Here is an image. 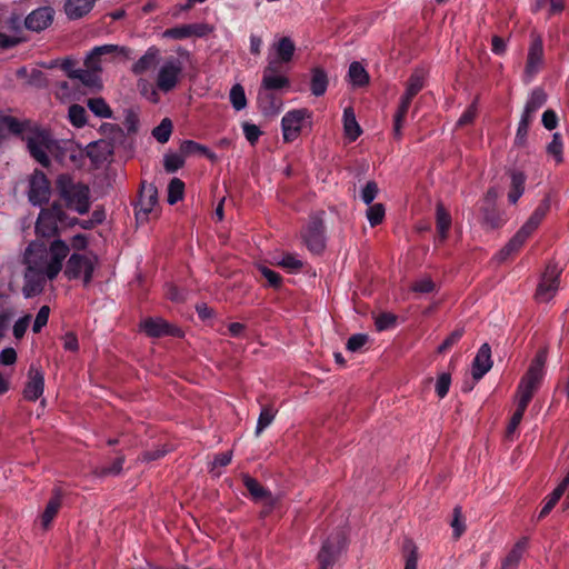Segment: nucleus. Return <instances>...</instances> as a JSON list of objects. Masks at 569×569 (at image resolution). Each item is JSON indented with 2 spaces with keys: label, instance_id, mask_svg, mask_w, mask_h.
Masks as SVG:
<instances>
[{
  "label": "nucleus",
  "instance_id": "obj_54",
  "mask_svg": "<svg viewBox=\"0 0 569 569\" xmlns=\"http://www.w3.org/2000/svg\"><path fill=\"white\" fill-rule=\"evenodd\" d=\"M397 317L389 312L380 313L376 317V328L378 331H383L392 328L396 325Z\"/></svg>",
  "mask_w": 569,
  "mask_h": 569
},
{
  "label": "nucleus",
  "instance_id": "obj_28",
  "mask_svg": "<svg viewBox=\"0 0 569 569\" xmlns=\"http://www.w3.org/2000/svg\"><path fill=\"white\" fill-rule=\"evenodd\" d=\"M569 486V470L566 477L561 480V482L555 488V490L550 493V496L547 498V501L545 502L543 507L541 508L539 512V519L545 518L552 508L557 505V502L560 500L565 491L567 490Z\"/></svg>",
  "mask_w": 569,
  "mask_h": 569
},
{
  "label": "nucleus",
  "instance_id": "obj_32",
  "mask_svg": "<svg viewBox=\"0 0 569 569\" xmlns=\"http://www.w3.org/2000/svg\"><path fill=\"white\" fill-rule=\"evenodd\" d=\"M22 131L23 123L21 121L11 116L0 114V146L10 133L19 134Z\"/></svg>",
  "mask_w": 569,
  "mask_h": 569
},
{
  "label": "nucleus",
  "instance_id": "obj_20",
  "mask_svg": "<svg viewBox=\"0 0 569 569\" xmlns=\"http://www.w3.org/2000/svg\"><path fill=\"white\" fill-rule=\"evenodd\" d=\"M142 330L150 337L180 336V329L171 326L162 318H148L141 322Z\"/></svg>",
  "mask_w": 569,
  "mask_h": 569
},
{
  "label": "nucleus",
  "instance_id": "obj_37",
  "mask_svg": "<svg viewBox=\"0 0 569 569\" xmlns=\"http://www.w3.org/2000/svg\"><path fill=\"white\" fill-rule=\"evenodd\" d=\"M61 507V496L56 493L47 503L44 511L40 517V522L43 529H48L56 518Z\"/></svg>",
  "mask_w": 569,
  "mask_h": 569
},
{
  "label": "nucleus",
  "instance_id": "obj_63",
  "mask_svg": "<svg viewBox=\"0 0 569 569\" xmlns=\"http://www.w3.org/2000/svg\"><path fill=\"white\" fill-rule=\"evenodd\" d=\"M278 264L281 266L282 268L290 270V271H297V270L301 269L302 261L293 254H286L281 258V260L278 262Z\"/></svg>",
  "mask_w": 569,
  "mask_h": 569
},
{
  "label": "nucleus",
  "instance_id": "obj_59",
  "mask_svg": "<svg viewBox=\"0 0 569 569\" xmlns=\"http://www.w3.org/2000/svg\"><path fill=\"white\" fill-rule=\"evenodd\" d=\"M242 130L246 139L251 143L254 144L260 136L262 134L261 130L258 126L249 122H244L242 124Z\"/></svg>",
  "mask_w": 569,
  "mask_h": 569
},
{
  "label": "nucleus",
  "instance_id": "obj_15",
  "mask_svg": "<svg viewBox=\"0 0 569 569\" xmlns=\"http://www.w3.org/2000/svg\"><path fill=\"white\" fill-rule=\"evenodd\" d=\"M303 240L310 251L319 253L325 248L323 223L319 217L312 218L302 233Z\"/></svg>",
  "mask_w": 569,
  "mask_h": 569
},
{
  "label": "nucleus",
  "instance_id": "obj_13",
  "mask_svg": "<svg viewBox=\"0 0 569 569\" xmlns=\"http://www.w3.org/2000/svg\"><path fill=\"white\" fill-rule=\"evenodd\" d=\"M347 539L343 533L331 536L321 547L318 555L320 569H330L339 553L346 548Z\"/></svg>",
  "mask_w": 569,
  "mask_h": 569
},
{
  "label": "nucleus",
  "instance_id": "obj_12",
  "mask_svg": "<svg viewBox=\"0 0 569 569\" xmlns=\"http://www.w3.org/2000/svg\"><path fill=\"white\" fill-rule=\"evenodd\" d=\"M559 276L560 270L556 264L549 263L546 267L536 291V299L539 302H548L556 296L559 289Z\"/></svg>",
  "mask_w": 569,
  "mask_h": 569
},
{
  "label": "nucleus",
  "instance_id": "obj_7",
  "mask_svg": "<svg viewBox=\"0 0 569 569\" xmlns=\"http://www.w3.org/2000/svg\"><path fill=\"white\" fill-rule=\"evenodd\" d=\"M183 61L179 57H167L158 68L157 88L167 93L172 91L182 77Z\"/></svg>",
  "mask_w": 569,
  "mask_h": 569
},
{
  "label": "nucleus",
  "instance_id": "obj_4",
  "mask_svg": "<svg viewBox=\"0 0 569 569\" xmlns=\"http://www.w3.org/2000/svg\"><path fill=\"white\" fill-rule=\"evenodd\" d=\"M546 360L547 356L545 351H539L536 355L526 375L521 378L518 385L515 396L516 402H520L527 406L529 405L543 379Z\"/></svg>",
  "mask_w": 569,
  "mask_h": 569
},
{
  "label": "nucleus",
  "instance_id": "obj_10",
  "mask_svg": "<svg viewBox=\"0 0 569 569\" xmlns=\"http://www.w3.org/2000/svg\"><path fill=\"white\" fill-rule=\"evenodd\" d=\"M27 144L30 154L43 167L50 164L48 151L51 150L53 140L46 130H37L28 136Z\"/></svg>",
  "mask_w": 569,
  "mask_h": 569
},
{
  "label": "nucleus",
  "instance_id": "obj_43",
  "mask_svg": "<svg viewBox=\"0 0 569 569\" xmlns=\"http://www.w3.org/2000/svg\"><path fill=\"white\" fill-rule=\"evenodd\" d=\"M172 132V122L169 118H164L161 122L152 130L153 138L160 142L166 143L169 141Z\"/></svg>",
  "mask_w": 569,
  "mask_h": 569
},
{
  "label": "nucleus",
  "instance_id": "obj_39",
  "mask_svg": "<svg viewBox=\"0 0 569 569\" xmlns=\"http://www.w3.org/2000/svg\"><path fill=\"white\" fill-rule=\"evenodd\" d=\"M348 77L356 87H362L369 82V74L360 62H352L349 67Z\"/></svg>",
  "mask_w": 569,
  "mask_h": 569
},
{
  "label": "nucleus",
  "instance_id": "obj_58",
  "mask_svg": "<svg viewBox=\"0 0 569 569\" xmlns=\"http://www.w3.org/2000/svg\"><path fill=\"white\" fill-rule=\"evenodd\" d=\"M451 527L453 529L455 538H460L466 529L465 522L461 517V508L460 507H456L453 509V519L451 522Z\"/></svg>",
  "mask_w": 569,
  "mask_h": 569
},
{
  "label": "nucleus",
  "instance_id": "obj_51",
  "mask_svg": "<svg viewBox=\"0 0 569 569\" xmlns=\"http://www.w3.org/2000/svg\"><path fill=\"white\" fill-rule=\"evenodd\" d=\"M403 549L406 552L405 569H417L419 559L417 546L411 540H408Z\"/></svg>",
  "mask_w": 569,
  "mask_h": 569
},
{
  "label": "nucleus",
  "instance_id": "obj_57",
  "mask_svg": "<svg viewBox=\"0 0 569 569\" xmlns=\"http://www.w3.org/2000/svg\"><path fill=\"white\" fill-rule=\"evenodd\" d=\"M412 290L419 293H430L435 290V283L429 277H422L415 281Z\"/></svg>",
  "mask_w": 569,
  "mask_h": 569
},
{
  "label": "nucleus",
  "instance_id": "obj_50",
  "mask_svg": "<svg viewBox=\"0 0 569 569\" xmlns=\"http://www.w3.org/2000/svg\"><path fill=\"white\" fill-rule=\"evenodd\" d=\"M243 482L247 490L254 499L260 500L270 496V492L266 490L256 479L247 476L244 477Z\"/></svg>",
  "mask_w": 569,
  "mask_h": 569
},
{
  "label": "nucleus",
  "instance_id": "obj_48",
  "mask_svg": "<svg viewBox=\"0 0 569 569\" xmlns=\"http://www.w3.org/2000/svg\"><path fill=\"white\" fill-rule=\"evenodd\" d=\"M68 118L74 127L82 128L87 123L86 109L80 104H72L69 108Z\"/></svg>",
  "mask_w": 569,
  "mask_h": 569
},
{
  "label": "nucleus",
  "instance_id": "obj_40",
  "mask_svg": "<svg viewBox=\"0 0 569 569\" xmlns=\"http://www.w3.org/2000/svg\"><path fill=\"white\" fill-rule=\"evenodd\" d=\"M229 100L236 111H241L247 107L244 88L240 83H236L231 87Z\"/></svg>",
  "mask_w": 569,
  "mask_h": 569
},
{
  "label": "nucleus",
  "instance_id": "obj_19",
  "mask_svg": "<svg viewBox=\"0 0 569 569\" xmlns=\"http://www.w3.org/2000/svg\"><path fill=\"white\" fill-rule=\"evenodd\" d=\"M28 376H29V380L24 387L23 396L29 401H36L43 393L44 375L39 368L31 365Z\"/></svg>",
  "mask_w": 569,
  "mask_h": 569
},
{
  "label": "nucleus",
  "instance_id": "obj_34",
  "mask_svg": "<svg viewBox=\"0 0 569 569\" xmlns=\"http://www.w3.org/2000/svg\"><path fill=\"white\" fill-rule=\"evenodd\" d=\"M159 58V49L150 47L140 59L133 63L132 72L137 76L144 73L149 70Z\"/></svg>",
  "mask_w": 569,
  "mask_h": 569
},
{
  "label": "nucleus",
  "instance_id": "obj_14",
  "mask_svg": "<svg viewBox=\"0 0 569 569\" xmlns=\"http://www.w3.org/2000/svg\"><path fill=\"white\" fill-rule=\"evenodd\" d=\"M270 50L268 61L276 60L278 66L283 67L291 62L295 56L296 44L291 38L281 37L272 42Z\"/></svg>",
  "mask_w": 569,
  "mask_h": 569
},
{
  "label": "nucleus",
  "instance_id": "obj_41",
  "mask_svg": "<svg viewBox=\"0 0 569 569\" xmlns=\"http://www.w3.org/2000/svg\"><path fill=\"white\" fill-rule=\"evenodd\" d=\"M180 151L183 156L200 153L207 156L210 159L214 158V153H212L206 146H202L192 140H184L180 146Z\"/></svg>",
  "mask_w": 569,
  "mask_h": 569
},
{
  "label": "nucleus",
  "instance_id": "obj_62",
  "mask_svg": "<svg viewBox=\"0 0 569 569\" xmlns=\"http://www.w3.org/2000/svg\"><path fill=\"white\" fill-rule=\"evenodd\" d=\"M368 341V336L362 333H357L351 336L347 341V349L349 351L356 352L360 350Z\"/></svg>",
  "mask_w": 569,
  "mask_h": 569
},
{
  "label": "nucleus",
  "instance_id": "obj_38",
  "mask_svg": "<svg viewBox=\"0 0 569 569\" xmlns=\"http://www.w3.org/2000/svg\"><path fill=\"white\" fill-rule=\"evenodd\" d=\"M87 107L98 118L111 119L113 117L111 108L101 97L88 99Z\"/></svg>",
  "mask_w": 569,
  "mask_h": 569
},
{
  "label": "nucleus",
  "instance_id": "obj_24",
  "mask_svg": "<svg viewBox=\"0 0 569 569\" xmlns=\"http://www.w3.org/2000/svg\"><path fill=\"white\" fill-rule=\"evenodd\" d=\"M158 202L157 189L152 186L143 188L140 194L136 217L138 220H147Z\"/></svg>",
  "mask_w": 569,
  "mask_h": 569
},
{
  "label": "nucleus",
  "instance_id": "obj_64",
  "mask_svg": "<svg viewBox=\"0 0 569 569\" xmlns=\"http://www.w3.org/2000/svg\"><path fill=\"white\" fill-rule=\"evenodd\" d=\"M463 335L462 329H457L447 337L443 342L438 347V352L442 353L450 349L455 343H457Z\"/></svg>",
  "mask_w": 569,
  "mask_h": 569
},
{
  "label": "nucleus",
  "instance_id": "obj_49",
  "mask_svg": "<svg viewBox=\"0 0 569 569\" xmlns=\"http://www.w3.org/2000/svg\"><path fill=\"white\" fill-rule=\"evenodd\" d=\"M533 119L521 114L515 137V144L518 147H523L526 144L529 127Z\"/></svg>",
  "mask_w": 569,
  "mask_h": 569
},
{
  "label": "nucleus",
  "instance_id": "obj_8",
  "mask_svg": "<svg viewBox=\"0 0 569 569\" xmlns=\"http://www.w3.org/2000/svg\"><path fill=\"white\" fill-rule=\"evenodd\" d=\"M67 213L60 203L53 202L50 207L41 209L36 221V233L42 238L56 237L59 232V223L64 222Z\"/></svg>",
  "mask_w": 569,
  "mask_h": 569
},
{
  "label": "nucleus",
  "instance_id": "obj_21",
  "mask_svg": "<svg viewBox=\"0 0 569 569\" xmlns=\"http://www.w3.org/2000/svg\"><path fill=\"white\" fill-rule=\"evenodd\" d=\"M53 20V10L50 7H42L29 13L24 20L26 28L32 31H42Z\"/></svg>",
  "mask_w": 569,
  "mask_h": 569
},
{
  "label": "nucleus",
  "instance_id": "obj_36",
  "mask_svg": "<svg viewBox=\"0 0 569 569\" xmlns=\"http://www.w3.org/2000/svg\"><path fill=\"white\" fill-rule=\"evenodd\" d=\"M278 413V409L272 405H266L261 407L257 426H256V436L259 437L264 429H267L274 420Z\"/></svg>",
  "mask_w": 569,
  "mask_h": 569
},
{
  "label": "nucleus",
  "instance_id": "obj_11",
  "mask_svg": "<svg viewBox=\"0 0 569 569\" xmlns=\"http://www.w3.org/2000/svg\"><path fill=\"white\" fill-rule=\"evenodd\" d=\"M51 196V186L41 170H34L29 178L28 199L32 206L47 203Z\"/></svg>",
  "mask_w": 569,
  "mask_h": 569
},
{
  "label": "nucleus",
  "instance_id": "obj_46",
  "mask_svg": "<svg viewBox=\"0 0 569 569\" xmlns=\"http://www.w3.org/2000/svg\"><path fill=\"white\" fill-rule=\"evenodd\" d=\"M385 216H386V209L382 203L369 204V207L366 211V217L371 227H376V226L380 224L383 221Z\"/></svg>",
  "mask_w": 569,
  "mask_h": 569
},
{
  "label": "nucleus",
  "instance_id": "obj_56",
  "mask_svg": "<svg viewBox=\"0 0 569 569\" xmlns=\"http://www.w3.org/2000/svg\"><path fill=\"white\" fill-rule=\"evenodd\" d=\"M451 383L450 375L448 373H441L436 382V393L439 398H445L449 391Z\"/></svg>",
  "mask_w": 569,
  "mask_h": 569
},
{
  "label": "nucleus",
  "instance_id": "obj_29",
  "mask_svg": "<svg viewBox=\"0 0 569 569\" xmlns=\"http://www.w3.org/2000/svg\"><path fill=\"white\" fill-rule=\"evenodd\" d=\"M343 132L350 141H356L362 133V130L356 119L355 111L351 107L343 110Z\"/></svg>",
  "mask_w": 569,
  "mask_h": 569
},
{
  "label": "nucleus",
  "instance_id": "obj_1",
  "mask_svg": "<svg viewBox=\"0 0 569 569\" xmlns=\"http://www.w3.org/2000/svg\"><path fill=\"white\" fill-rule=\"evenodd\" d=\"M69 251L68 243L61 239H54L49 247L34 240L27 247L23 262L47 274L48 280H53L60 273Z\"/></svg>",
  "mask_w": 569,
  "mask_h": 569
},
{
  "label": "nucleus",
  "instance_id": "obj_6",
  "mask_svg": "<svg viewBox=\"0 0 569 569\" xmlns=\"http://www.w3.org/2000/svg\"><path fill=\"white\" fill-rule=\"evenodd\" d=\"M98 266V258L94 254L72 253L66 264L64 276L69 280H81L87 287L93 278Z\"/></svg>",
  "mask_w": 569,
  "mask_h": 569
},
{
  "label": "nucleus",
  "instance_id": "obj_5",
  "mask_svg": "<svg viewBox=\"0 0 569 569\" xmlns=\"http://www.w3.org/2000/svg\"><path fill=\"white\" fill-rule=\"evenodd\" d=\"M313 112L307 108L287 111L281 119L282 139L292 142L299 138L303 129L312 128Z\"/></svg>",
  "mask_w": 569,
  "mask_h": 569
},
{
  "label": "nucleus",
  "instance_id": "obj_61",
  "mask_svg": "<svg viewBox=\"0 0 569 569\" xmlns=\"http://www.w3.org/2000/svg\"><path fill=\"white\" fill-rule=\"evenodd\" d=\"M477 116V102H472L460 116L457 121L458 127H463L471 123Z\"/></svg>",
  "mask_w": 569,
  "mask_h": 569
},
{
  "label": "nucleus",
  "instance_id": "obj_3",
  "mask_svg": "<svg viewBox=\"0 0 569 569\" xmlns=\"http://www.w3.org/2000/svg\"><path fill=\"white\" fill-rule=\"evenodd\" d=\"M549 210V201H542L517 231V233L493 257L498 263H503L515 257L523 247L529 237L539 227Z\"/></svg>",
  "mask_w": 569,
  "mask_h": 569
},
{
  "label": "nucleus",
  "instance_id": "obj_47",
  "mask_svg": "<svg viewBox=\"0 0 569 569\" xmlns=\"http://www.w3.org/2000/svg\"><path fill=\"white\" fill-rule=\"evenodd\" d=\"M548 154L552 156L557 163L562 162L563 160V143L561 134L556 132L552 134L551 141L547 146Z\"/></svg>",
  "mask_w": 569,
  "mask_h": 569
},
{
  "label": "nucleus",
  "instance_id": "obj_44",
  "mask_svg": "<svg viewBox=\"0 0 569 569\" xmlns=\"http://www.w3.org/2000/svg\"><path fill=\"white\" fill-rule=\"evenodd\" d=\"M425 87V79L423 74L419 71L413 72L408 81L405 94L415 98Z\"/></svg>",
  "mask_w": 569,
  "mask_h": 569
},
{
  "label": "nucleus",
  "instance_id": "obj_23",
  "mask_svg": "<svg viewBox=\"0 0 569 569\" xmlns=\"http://www.w3.org/2000/svg\"><path fill=\"white\" fill-rule=\"evenodd\" d=\"M543 62V46L540 39L532 40L527 58L525 73L528 81L540 70Z\"/></svg>",
  "mask_w": 569,
  "mask_h": 569
},
{
  "label": "nucleus",
  "instance_id": "obj_26",
  "mask_svg": "<svg viewBox=\"0 0 569 569\" xmlns=\"http://www.w3.org/2000/svg\"><path fill=\"white\" fill-rule=\"evenodd\" d=\"M547 102V93L541 88H535L525 104L522 114L535 119L536 112Z\"/></svg>",
  "mask_w": 569,
  "mask_h": 569
},
{
  "label": "nucleus",
  "instance_id": "obj_33",
  "mask_svg": "<svg viewBox=\"0 0 569 569\" xmlns=\"http://www.w3.org/2000/svg\"><path fill=\"white\" fill-rule=\"evenodd\" d=\"M436 224L438 241L443 242L451 227V216L441 203H439L436 209Z\"/></svg>",
  "mask_w": 569,
  "mask_h": 569
},
{
  "label": "nucleus",
  "instance_id": "obj_25",
  "mask_svg": "<svg viewBox=\"0 0 569 569\" xmlns=\"http://www.w3.org/2000/svg\"><path fill=\"white\" fill-rule=\"evenodd\" d=\"M528 547V538L518 540L501 562L500 569H517Z\"/></svg>",
  "mask_w": 569,
  "mask_h": 569
},
{
  "label": "nucleus",
  "instance_id": "obj_42",
  "mask_svg": "<svg viewBox=\"0 0 569 569\" xmlns=\"http://www.w3.org/2000/svg\"><path fill=\"white\" fill-rule=\"evenodd\" d=\"M92 69H74L69 73V77L72 79L80 80L83 84L88 87H98V77Z\"/></svg>",
  "mask_w": 569,
  "mask_h": 569
},
{
  "label": "nucleus",
  "instance_id": "obj_31",
  "mask_svg": "<svg viewBox=\"0 0 569 569\" xmlns=\"http://www.w3.org/2000/svg\"><path fill=\"white\" fill-rule=\"evenodd\" d=\"M206 33V27L202 24H183L168 29L164 34L173 39H184L191 36L201 37Z\"/></svg>",
  "mask_w": 569,
  "mask_h": 569
},
{
  "label": "nucleus",
  "instance_id": "obj_27",
  "mask_svg": "<svg viewBox=\"0 0 569 569\" xmlns=\"http://www.w3.org/2000/svg\"><path fill=\"white\" fill-rule=\"evenodd\" d=\"M96 0H67L66 14L70 19H79L86 16L94 6Z\"/></svg>",
  "mask_w": 569,
  "mask_h": 569
},
{
  "label": "nucleus",
  "instance_id": "obj_2",
  "mask_svg": "<svg viewBox=\"0 0 569 569\" xmlns=\"http://www.w3.org/2000/svg\"><path fill=\"white\" fill-rule=\"evenodd\" d=\"M56 187L67 209L81 216L90 211L91 192L87 184L77 182L71 176L62 173L57 177Z\"/></svg>",
  "mask_w": 569,
  "mask_h": 569
},
{
  "label": "nucleus",
  "instance_id": "obj_9",
  "mask_svg": "<svg viewBox=\"0 0 569 569\" xmlns=\"http://www.w3.org/2000/svg\"><path fill=\"white\" fill-rule=\"evenodd\" d=\"M290 84L287 69L278 66L276 60H269L262 71L260 88L271 91H286L290 88Z\"/></svg>",
  "mask_w": 569,
  "mask_h": 569
},
{
  "label": "nucleus",
  "instance_id": "obj_35",
  "mask_svg": "<svg viewBox=\"0 0 569 569\" xmlns=\"http://www.w3.org/2000/svg\"><path fill=\"white\" fill-rule=\"evenodd\" d=\"M328 88V77L323 69L313 68L311 70L310 90L313 96L321 97L326 93Z\"/></svg>",
  "mask_w": 569,
  "mask_h": 569
},
{
  "label": "nucleus",
  "instance_id": "obj_16",
  "mask_svg": "<svg viewBox=\"0 0 569 569\" xmlns=\"http://www.w3.org/2000/svg\"><path fill=\"white\" fill-rule=\"evenodd\" d=\"M117 53L129 58L130 50L126 47H119L117 44H103L94 47L86 57L84 64L87 68L92 70H100V58L106 54Z\"/></svg>",
  "mask_w": 569,
  "mask_h": 569
},
{
  "label": "nucleus",
  "instance_id": "obj_45",
  "mask_svg": "<svg viewBox=\"0 0 569 569\" xmlns=\"http://www.w3.org/2000/svg\"><path fill=\"white\" fill-rule=\"evenodd\" d=\"M184 194V183L179 178H173L168 186V202L174 204L182 200Z\"/></svg>",
  "mask_w": 569,
  "mask_h": 569
},
{
  "label": "nucleus",
  "instance_id": "obj_18",
  "mask_svg": "<svg viewBox=\"0 0 569 569\" xmlns=\"http://www.w3.org/2000/svg\"><path fill=\"white\" fill-rule=\"evenodd\" d=\"M46 280H48L47 274L33 269L31 266H27L24 272V284L22 288L23 296L26 298H31L39 295L43 290Z\"/></svg>",
  "mask_w": 569,
  "mask_h": 569
},
{
  "label": "nucleus",
  "instance_id": "obj_60",
  "mask_svg": "<svg viewBox=\"0 0 569 569\" xmlns=\"http://www.w3.org/2000/svg\"><path fill=\"white\" fill-rule=\"evenodd\" d=\"M30 321H31V316L30 315H26V316L19 318L14 322V325H13V336L17 339H21L24 336V333H26V331H27V329H28V327L30 325Z\"/></svg>",
  "mask_w": 569,
  "mask_h": 569
},
{
  "label": "nucleus",
  "instance_id": "obj_30",
  "mask_svg": "<svg viewBox=\"0 0 569 569\" xmlns=\"http://www.w3.org/2000/svg\"><path fill=\"white\" fill-rule=\"evenodd\" d=\"M511 184L508 192V200L516 204L525 192L526 174L522 171L513 170L510 173Z\"/></svg>",
  "mask_w": 569,
  "mask_h": 569
},
{
  "label": "nucleus",
  "instance_id": "obj_52",
  "mask_svg": "<svg viewBox=\"0 0 569 569\" xmlns=\"http://www.w3.org/2000/svg\"><path fill=\"white\" fill-rule=\"evenodd\" d=\"M379 188L377 182L368 181L360 191V198L366 204H372V201L377 198Z\"/></svg>",
  "mask_w": 569,
  "mask_h": 569
},
{
  "label": "nucleus",
  "instance_id": "obj_17",
  "mask_svg": "<svg viewBox=\"0 0 569 569\" xmlns=\"http://www.w3.org/2000/svg\"><path fill=\"white\" fill-rule=\"evenodd\" d=\"M257 106L262 114L276 116L282 110L283 101L282 98L276 93V91L259 88L257 94Z\"/></svg>",
  "mask_w": 569,
  "mask_h": 569
},
{
  "label": "nucleus",
  "instance_id": "obj_53",
  "mask_svg": "<svg viewBox=\"0 0 569 569\" xmlns=\"http://www.w3.org/2000/svg\"><path fill=\"white\" fill-rule=\"evenodd\" d=\"M183 163H184V158L182 154L169 153V154H166L163 158V166L168 172L177 171L178 169H180L183 166Z\"/></svg>",
  "mask_w": 569,
  "mask_h": 569
},
{
  "label": "nucleus",
  "instance_id": "obj_55",
  "mask_svg": "<svg viewBox=\"0 0 569 569\" xmlns=\"http://www.w3.org/2000/svg\"><path fill=\"white\" fill-rule=\"evenodd\" d=\"M49 315H50V308L48 306H42L37 316H36V319H34V322H33V326H32V331L38 333L41 331V329L47 326L48 323V319H49Z\"/></svg>",
  "mask_w": 569,
  "mask_h": 569
},
{
  "label": "nucleus",
  "instance_id": "obj_22",
  "mask_svg": "<svg viewBox=\"0 0 569 569\" xmlns=\"http://www.w3.org/2000/svg\"><path fill=\"white\" fill-rule=\"evenodd\" d=\"M492 363L491 348L488 343H483L472 361L471 373L473 379L480 380L491 369Z\"/></svg>",
  "mask_w": 569,
  "mask_h": 569
}]
</instances>
